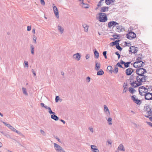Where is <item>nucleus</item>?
<instances>
[{
    "mask_svg": "<svg viewBox=\"0 0 152 152\" xmlns=\"http://www.w3.org/2000/svg\"><path fill=\"white\" fill-rule=\"evenodd\" d=\"M129 49V52H131V53H134V54L136 53L138 51L137 48L136 47H135L134 46H132L130 47Z\"/></svg>",
    "mask_w": 152,
    "mask_h": 152,
    "instance_id": "obj_9",
    "label": "nucleus"
},
{
    "mask_svg": "<svg viewBox=\"0 0 152 152\" xmlns=\"http://www.w3.org/2000/svg\"><path fill=\"white\" fill-rule=\"evenodd\" d=\"M89 58V54H87L86 56V59H88Z\"/></svg>",
    "mask_w": 152,
    "mask_h": 152,
    "instance_id": "obj_59",
    "label": "nucleus"
},
{
    "mask_svg": "<svg viewBox=\"0 0 152 152\" xmlns=\"http://www.w3.org/2000/svg\"><path fill=\"white\" fill-rule=\"evenodd\" d=\"M135 79L136 81H134L132 82L131 83V85L132 87H137L138 86L142 85V83L145 82V80H144V79L143 78L142 79L141 78L139 80H137V77H136Z\"/></svg>",
    "mask_w": 152,
    "mask_h": 152,
    "instance_id": "obj_2",
    "label": "nucleus"
},
{
    "mask_svg": "<svg viewBox=\"0 0 152 152\" xmlns=\"http://www.w3.org/2000/svg\"><path fill=\"white\" fill-rule=\"evenodd\" d=\"M4 135L5 136V137H7L8 138H10V136L9 135V134L6 132H5L4 134Z\"/></svg>",
    "mask_w": 152,
    "mask_h": 152,
    "instance_id": "obj_44",
    "label": "nucleus"
},
{
    "mask_svg": "<svg viewBox=\"0 0 152 152\" xmlns=\"http://www.w3.org/2000/svg\"><path fill=\"white\" fill-rule=\"evenodd\" d=\"M91 150L93 152H99L98 149L96 148H93V147L97 148V146L94 145L91 146Z\"/></svg>",
    "mask_w": 152,
    "mask_h": 152,
    "instance_id": "obj_17",
    "label": "nucleus"
},
{
    "mask_svg": "<svg viewBox=\"0 0 152 152\" xmlns=\"http://www.w3.org/2000/svg\"><path fill=\"white\" fill-rule=\"evenodd\" d=\"M134 71V70L132 68H128L126 70V73L127 75H130Z\"/></svg>",
    "mask_w": 152,
    "mask_h": 152,
    "instance_id": "obj_12",
    "label": "nucleus"
},
{
    "mask_svg": "<svg viewBox=\"0 0 152 152\" xmlns=\"http://www.w3.org/2000/svg\"><path fill=\"white\" fill-rule=\"evenodd\" d=\"M99 15L98 19L100 22H105L107 20L106 14L104 13H100L99 14Z\"/></svg>",
    "mask_w": 152,
    "mask_h": 152,
    "instance_id": "obj_3",
    "label": "nucleus"
},
{
    "mask_svg": "<svg viewBox=\"0 0 152 152\" xmlns=\"http://www.w3.org/2000/svg\"><path fill=\"white\" fill-rule=\"evenodd\" d=\"M130 62H127L126 63H125L124 64L125 67L126 68H127L129 66V64H130Z\"/></svg>",
    "mask_w": 152,
    "mask_h": 152,
    "instance_id": "obj_40",
    "label": "nucleus"
},
{
    "mask_svg": "<svg viewBox=\"0 0 152 152\" xmlns=\"http://www.w3.org/2000/svg\"><path fill=\"white\" fill-rule=\"evenodd\" d=\"M30 48H31V53L32 55H34V46L32 45H31Z\"/></svg>",
    "mask_w": 152,
    "mask_h": 152,
    "instance_id": "obj_28",
    "label": "nucleus"
},
{
    "mask_svg": "<svg viewBox=\"0 0 152 152\" xmlns=\"http://www.w3.org/2000/svg\"><path fill=\"white\" fill-rule=\"evenodd\" d=\"M118 68L116 66H115V69L113 71V72L114 73H117L118 72Z\"/></svg>",
    "mask_w": 152,
    "mask_h": 152,
    "instance_id": "obj_35",
    "label": "nucleus"
},
{
    "mask_svg": "<svg viewBox=\"0 0 152 152\" xmlns=\"http://www.w3.org/2000/svg\"><path fill=\"white\" fill-rule=\"evenodd\" d=\"M118 23L116 22L112 21L109 22L108 24V27L109 28H110L112 26H117V25H118Z\"/></svg>",
    "mask_w": 152,
    "mask_h": 152,
    "instance_id": "obj_10",
    "label": "nucleus"
},
{
    "mask_svg": "<svg viewBox=\"0 0 152 152\" xmlns=\"http://www.w3.org/2000/svg\"><path fill=\"white\" fill-rule=\"evenodd\" d=\"M116 66H118L119 67H120L121 68H123L121 64L119 62L118 63Z\"/></svg>",
    "mask_w": 152,
    "mask_h": 152,
    "instance_id": "obj_49",
    "label": "nucleus"
},
{
    "mask_svg": "<svg viewBox=\"0 0 152 152\" xmlns=\"http://www.w3.org/2000/svg\"><path fill=\"white\" fill-rule=\"evenodd\" d=\"M139 94L141 96H145V99L148 100H152V93L150 92L147 93L146 94H143L142 92H141L140 90L139 89Z\"/></svg>",
    "mask_w": 152,
    "mask_h": 152,
    "instance_id": "obj_4",
    "label": "nucleus"
},
{
    "mask_svg": "<svg viewBox=\"0 0 152 152\" xmlns=\"http://www.w3.org/2000/svg\"><path fill=\"white\" fill-rule=\"evenodd\" d=\"M82 26L84 29V31L86 32H87L88 31V26L86 24H83Z\"/></svg>",
    "mask_w": 152,
    "mask_h": 152,
    "instance_id": "obj_22",
    "label": "nucleus"
},
{
    "mask_svg": "<svg viewBox=\"0 0 152 152\" xmlns=\"http://www.w3.org/2000/svg\"><path fill=\"white\" fill-rule=\"evenodd\" d=\"M126 46H130L131 45V44L130 43H127L126 42H125Z\"/></svg>",
    "mask_w": 152,
    "mask_h": 152,
    "instance_id": "obj_55",
    "label": "nucleus"
},
{
    "mask_svg": "<svg viewBox=\"0 0 152 152\" xmlns=\"http://www.w3.org/2000/svg\"><path fill=\"white\" fill-rule=\"evenodd\" d=\"M104 111L106 114L108 116H109L110 115V113L108 107L106 105H104Z\"/></svg>",
    "mask_w": 152,
    "mask_h": 152,
    "instance_id": "obj_15",
    "label": "nucleus"
},
{
    "mask_svg": "<svg viewBox=\"0 0 152 152\" xmlns=\"http://www.w3.org/2000/svg\"><path fill=\"white\" fill-rule=\"evenodd\" d=\"M40 132L41 133L43 136H45L46 135V134L45 132H44V131L42 130L41 129L40 130Z\"/></svg>",
    "mask_w": 152,
    "mask_h": 152,
    "instance_id": "obj_43",
    "label": "nucleus"
},
{
    "mask_svg": "<svg viewBox=\"0 0 152 152\" xmlns=\"http://www.w3.org/2000/svg\"><path fill=\"white\" fill-rule=\"evenodd\" d=\"M53 12L56 16L57 18H58L59 17V15L58 11L56 7L55 6L53 7Z\"/></svg>",
    "mask_w": 152,
    "mask_h": 152,
    "instance_id": "obj_11",
    "label": "nucleus"
},
{
    "mask_svg": "<svg viewBox=\"0 0 152 152\" xmlns=\"http://www.w3.org/2000/svg\"><path fill=\"white\" fill-rule=\"evenodd\" d=\"M104 0H100L98 4V6L99 7H100L102 5L101 3Z\"/></svg>",
    "mask_w": 152,
    "mask_h": 152,
    "instance_id": "obj_47",
    "label": "nucleus"
},
{
    "mask_svg": "<svg viewBox=\"0 0 152 152\" xmlns=\"http://www.w3.org/2000/svg\"><path fill=\"white\" fill-rule=\"evenodd\" d=\"M90 131L92 133L94 132V130L93 127L91 126L90 127L88 128Z\"/></svg>",
    "mask_w": 152,
    "mask_h": 152,
    "instance_id": "obj_45",
    "label": "nucleus"
},
{
    "mask_svg": "<svg viewBox=\"0 0 152 152\" xmlns=\"http://www.w3.org/2000/svg\"><path fill=\"white\" fill-rule=\"evenodd\" d=\"M109 7H103L101 8L100 12H105L108 10Z\"/></svg>",
    "mask_w": 152,
    "mask_h": 152,
    "instance_id": "obj_19",
    "label": "nucleus"
},
{
    "mask_svg": "<svg viewBox=\"0 0 152 152\" xmlns=\"http://www.w3.org/2000/svg\"><path fill=\"white\" fill-rule=\"evenodd\" d=\"M151 110V109H150V108L149 107H147L146 109V111L147 112H148V111H149Z\"/></svg>",
    "mask_w": 152,
    "mask_h": 152,
    "instance_id": "obj_54",
    "label": "nucleus"
},
{
    "mask_svg": "<svg viewBox=\"0 0 152 152\" xmlns=\"http://www.w3.org/2000/svg\"><path fill=\"white\" fill-rule=\"evenodd\" d=\"M31 29V26H28L27 27V30L28 31H30Z\"/></svg>",
    "mask_w": 152,
    "mask_h": 152,
    "instance_id": "obj_51",
    "label": "nucleus"
},
{
    "mask_svg": "<svg viewBox=\"0 0 152 152\" xmlns=\"http://www.w3.org/2000/svg\"><path fill=\"white\" fill-rule=\"evenodd\" d=\"M59 97L58 96H56L55 99V101L56 102H57L58 101Z\"/></svg>",
    "mask_w": 152,
    "mask_h": 152,
    "instance_id": "obj_53",
    "label": "nucleus"
},
{
    "mask_svg": "<svg viewBox=\"0 0 152 152\" xmlns=\"http://www.w3.org/2000/svg\"><path fill=\"white\" fill-rule=\"evenodd\" d=\"M133 125L134 127H135L136 128H137V126L136 124H135V123H133Z\"/></svg>",
    "mask_w": 152,
    "mask_h": 152,
    "instance_id": "obj_63",
    "label": "nucleus"
},
{
    "mask_svg": "<svg viewBox=\"0 0 152 152\" xmlns=\"http://www.w3.org/2000/svg\"><path fill=\"white\" fill-rule=\"evenodd\" d=\"M118 151H125V149L124 145L122 144H121L118 148Z\"/></svg>",
    "mask_w": 152,
    "mask_h": 152,
    "instance_id": "obj_18",
    "label": "nucleus"
},
{
    "mask_svg": "<svg viewBox=\"0 0 152 152\" xmlns=\"http://www.w3.org/2000/svg\"><path fill=\"white\" fill-rule=\"evenodd\" d=\"M48 110H49L48 112L50 114H55V113L53 112L52 111L50 107L48 109Z\"/></svg>",
    "mask_w": 152,
    "mask_h": 152,
    "instance_id": "obj_38",
    "label": "nucleus"
},
{
    "mask_svg": "<svg viewBox=\"0 0 152 152\" xmlns=\"http://www.w3.org/2000/svg\"><path fill=\"white\" fill-rule=\"evenodd\" d=\"M115 0H105V3L108 5H110L115 1Z\"/></svg>",
    "mask_w": 152,
    "mask_h": 152,
    "instance_id": "obj_27",
    "label": "nucleus"
},
{
    "mask_svg": "<svg viewBox=\"0 0 152 152\" xmlns=\"http://www.w3.org/2000/svg\"><path fill=\"white\" fill-rule=\"evenodd\" d=\"M33 40L34 41V43H36L37 42H36L37 37L35 35H34L33 36Z\"/></svg>",
    "mask_w": 152,
    "mask_h": 152,
    "instance_id": "obj_41",
    "label": "nucleus"
},
{
    "mask_svg": "<svg viewBox=\"0 0 152 152\" xmlns=\"http://www.w3.org/2000/svg\"><path fill=\"white\" fill-rule=\"evenodd\" d=\"M106 54H107V51H104L103 53V55L104 57V58H107V56H106Z\"/></svg>",
    "mask_w": 152,
    "mask_h": 152,
    "instance_id": "obj_46",
    "label": "nucleus"
},
{
    "mask_svg": "<svg viewBox=\"0 0 152 152\" xmlns=\"http://www.w3.org/2000/svg\"><path fill=\"white\" fill-rule=\"evenodd\" d=\"M116 48L120 51H121L122 50V48L120 46L119 43L116 45Z\"/></svg>",
    "mask_w": 152,
    "mask_h": 152,
    "instance_id": "obj_32",
    "label": "nucleus"
},
{
    "mask_svg": "<svg viewBox=\"0 0 152 152\" xmlns=\"http://www.w3.org/2000/svg\"><path fill=\"white\" fill-rule=\"evenodd\" d=\"M120 41V40H117L115 41L114 42H113L110 43V46H113L116 45L117 44H118V43Z\"/></svg>",
    "mask_w": 152,
    "mask_h": 152,
    "instance_id": "obj_26",
    "label": "nucleus"
},
{
    "mask_svg": "<svg viewBox=\"0 0 152 152\" xmlns=\"http://www.w3.org/2000/svg\"><path fill=\"white\" fill-rule=\"evenodd\" d=\"M24 67H25L28 68V62L26 61H24Z\"/></svg>",
    "mask_w": 152,
    "mask_h": 152,
    "instance_id": "obj_36",
    "label": "nucleus"
},
{
    "mask_svg": "<svg viewBox=\"0 0 152 152\" xmlns=\"http://www.w3.org/2000/svg\"><path fill=\"white\" fill-rule=\"evenodd\" d=\"M55 138L57 140L60 142H61L60 140L57 136L55 137Z\"/></svg>",
    "mask_w": 152,
    "mask_h": 152,
    "instance_id": "obj_56",
    "label": "nucleus"
},
{
    "mask_svg": "<svg viewBox=\"0 0 152 152\" xmlns=\"http://www.w3.org/2000/svg\"><path fill=\"white\" fill-rule=\"evenodd\" d=\"M53 145L54 149L56 152H66L64 149L57 144L54 143Z\"/></svg>",
    "mask_w": 152,
    "mask_h": 152,
    "instance_id": "obj_5",
    "label": "nucleus"
},
{
    "mask_svg": "<svg viewBox=\"0 0 152 152\" xmlns=\"http://www.w3.org/2000/svg\"><path fill=\"white\" fill-rule=\"evenodd\" d=\"M40 3L41 4L44 5L45 4V2L44 0H41Z\"/></svg>",
    "mask_w": 152,
    "mask_h": 152,
    "instance_id": "obj_52",
    "label": "nucleus"
},
{
    "mask_svg": "<svg viewBox=\"0 0 152 152\" xmlns=\"http://www.w3.org/2000/svg\"><path fill=\"white\" fill-rule=\"evenodd\" d=\"M145 65L143 62H135L133 64V66L135 68H137L140 67L141 66H143Z\"/></svg>",
    "mask_w": 152,
    "mask_h": 152,
    "instance_id": "obj_7",
    "label": "nucleus"
},
{
    "mask_svg": "<svg viewBox=\"0 0 152 152\" xmlns=\"http://www.w3.org/2000/svg\"><path fill=\"white\" fill-rule=\"evenodd\" d=\"M125 63V62L124 61H123L122 60H121L120 63L121 64H124Z\"/></svg>",
    "mask_w": 152,
    "mask_h": 152,
    "instance_id": "obj_62",
    "label": "nucleus"
},
{
    "mask_svg": "<svg viewBox=\"0 0 152 152\" xmlns=\"http://www.w3.org/2000/svg\"><path fill=\"white\" fill-rule=\"evenodd\" d=\"M126 37L129 39H132L136 37V34L132 31H130L129 32L128 34H126Z\"/></svg>",
    "mask_w": 152,
    "mask_h": 152,
    "instance_id": "obj_6",
    "label": "nucleus"
},
{
    "mask_svg": "<svg viewBox=\"0 0 152 152\" xmlns=\"http://www.w3.org/2000/svg\"><path fill=\"white\" fill-rule=\"evenodd\" d=\"M82 7L84 8H89V5L87 4L84 3L83 1H82L81 3Z\"/></svg>",
    "mask_w": 152,
    "mask_h": 152,
    "instance_id": "obj_24",
    "label": "nucleus"
},
{
    "mask_svg": "<svg viewBox=\"0 0 152 152\" xmlns=\"http://www.w3.org/2000/svg\"><path fill=\"white\" fill-rule=\"evenodd\" d=\"M107 69L110 72H113L112 71V67L111 66H108L107 67Z\"/></svg>",
    "mask_w": 152,
    "mask_h": 152,
    "instance_id": "obj_39",
    "label": "nucleus"
},
{
    "mask_svg": "<svg viewBox=\"0 0 152 152\" xmlns=\"http://www.w3.org/2000/svg\"><path fill=\"white\" fill-rule=\"evenodd\" d=\"M73 57L77 61H79L80 59L81 56L80 53H77L73 55Z\"/></svg>",
    "mask_w": 152,
    "mask_h": 152,
    "instance_id": "obj_13",
    "label": "nucleus"
},
{
    "mask_svg": "<svg viewBox=\"0 0 152 152\" xmlns=\"http://www.w3.org/2000/svg\"><path fill=\"white\" fill-rule=\"evenodd\" d=\"M147 89H148V91H151L152 90V88L151 87H149L147 88Z\"/></svg>",
    "mask_w": 152,
    "mask_h": 152,
    "instance_id": "obj_61",
    "label": "nucleus"
},
{
    "mask_svg": "<svg viewBox=\"0 0 152 152\" xmlns=\"http://www.w3.org/2000/svg\"><path fill=\"white\" fill-rule=\"evenodd\" d=\"M148 89H147V88H145L143 90H140L141 92L142 91V92L143 94H146V93L148 91Z\"/></svg>",
    "mask_w": 152,
    "mask_h": 152,
    "instance_id": "obj_34",
    "label": "nucleus"
},
{
    "mask_svg": "<svg viewBox=\"0 0 152 152\" xmlns=\"http://www.w3.org/2000/svg\"><path fill=\"white\" fill-rule=\"evenodd\" d=\"M104 74V72L102 69H100L99 71L97 72V75H101Z\"/></svg>",
    "mask_w": 152,
    "mask_h": 152,
    "instance_id": "obj_29",
    "label": "nucleus"
},
{
    "mask_svg": "<svg viewBox=\"0 0 152 152\" xmlns=\"http://www.w3.org/2000/svg\"><path fill=\"white\" fill-rule=\"evenodd\" d=\"M146 113L148 116L152 115V111L151 110L149 111H148V112H146Z\"/></svg>",
    "mask_w": 152,
    "mask_h": 152,
    "instance_id": "obj_42",
    "label": "nucleus"
},
{
    "mask_svg": "<svg viewBox=\"0 0 152 152\" xmlns=\"http://www.w3.org/2000/svg\"><path fill=\"white\" fill-rule=\"evenodd\" d=\"M51 118L56 121L58 120L59 118L57 116L54 115V114L51 115Z\"/></svg>",
    "mask_w": 152,
    "mask_h": 152,
    "instance_id": "obj_23",
    "label": "nucleus"
},
{
    "mask_svg": "<svg viewBox=\"0 0 152 152\" xmlns=\"http://www.w3.org/2000/svg\"><path fill=\"white\" fill-rule=\"evenodd\" d=\"M116 31L118 32H121L124 31V28H123L122 26H117Z\"/></svg>",
    "mask_w": 152,
    "mask_h": 152,
    "instance_id": "obj_16",
    "label": "nucleus"
},
{
    "mask_svg": "<svg viewBox=\"0 0 152 152\" xmlns=\"http://www.w3.org/2000/svg\"><path fill=\"white\" fill-rule=\"evenodd\" d=\"M95 69L96 71H98L101 67V64L99 63H98L97 61L95 62Z\"/></svg>",
    "mask_w": 152,
    "mask_h": 152,
    "instance_id": "obj_14",
    "label": "nucleus"
},
{
    "mask_svg": "<svg viewBox=\"0 0 152 152\" xmlns=\"http://www.w3.org/2000/svg\"><path fill=\"white\" fill-rule=\"evenodd\" d=\"M136 97V96L135 95L132 96L131 97L132 99L135 103L137 104L140 105L141 103V101L140 100L138 99Z\"/></svg>",
    "mask_w": 152,
    "mask_h": 152,
    "instance_id": "obj_8",
    "label": "nucleus"
},
{
    "mask_svg": "<svg viewBox=\"0 0 152 152\" xmlns=\"http://www.w3.org/2000/svg\"><path fill=\"white\" fill-rule=\"evenodd\" d=\"M58 29L61 34L64 32V28L59 25L58 26Z\"/></svg>",
    "mask_w": 152,
    "mask_h": 152,
    "instance_id": "obj_20",
    "label": "nucleus"
},
{
    "mask_svg": "<svg viewBox=\"0 0 152 152\" xmlns=\"http://www.w3.org/2000/svg\"><path fill=\"white\" fill-rule=\"evenodd\" d=\"M32 32L34 34H35V30L34 28L32 30Z\"/></svg>",
    "mask_w": 152,
    "mask_h": 152,
    "instance_id": "obj_64",
    "label": "nucleus"
},
{
    "mask_svg": "<svg viewBox=\"0 0 152 152\" xmlns=\"http://www.w3.org/2000/svg\"><path fill=\"white\" fill-rule=\"evenodd\" d=\"M94 54L95 56L97 58H98L99 56V53L98 52V51L96 50H95V51L94 52Z\"/></svg>",
    "mask_w": 152,
    "mask_h": 152,
    "instance_id": "obj_30",
    "label": "nucleus"
},
{
    "mask_svg": "<svg viewBox=\"0 0 152 152\" xmlns=\"http://www.w3.org/2000/svg\"><path fill=\"white\" fill-rule=\"evenodd\" d=\"M129 91L130 93L133 94L134 93V91H135V90L134 88L130 87L129 88Z\"/></svg>",
    "mask_w": 152,
    "mask_h": 152,
    "instance_id": "obj_31",
    "label": "nucleus"
},
{
    "mask_svg": "<svg viewBox=\"0 0 152 152\" xmlns=\"http://www.w3.org/2000/svg\"><path fill=\"white\" fill-rule=\"evenodd\" d=\"M136 62H143L142 61V58L141 57H138L136 59Z\"/></svg>",
    "mask_w": 152,
    "mask_h": 152,
    "instance_id": "obj_37",
    "label": "nucleus"
},
{
    "mask_svg": "<svg viewBox=\"0 0 152 152\" xmlns=\"http://www.w3.org/2000/svg\"><path fill=\"white\" fill-rule=\"evenodd\" d=\"M13 132L17 133L18 134L20 135V136L23 137L24 136L23 134L19 131L16 130L15 128H13L12 129V130Z\"/></svg>",
    "mask_w": 152,
    "mask_h": 152,
    "instance_id": "obj_21",
    "label": "nucleus"
},
{
    "mask_svg": "<svg viewBox=\"0 0 152 152\" xmlns=\"http://www.w3.org/2000/svg\"><path fill=\"white\" fill-rule=\"evenodd\" d=\"M91 80V78L89 77H87L86 78V81L87 82L89 83L90 82Z\"/></svg>",
    "mask_w": 152,
    "mask_h": 152,
    "instance_id": "obj_48",
    "label": "nucleus"
},
{
    "mask_svg": "<svg viewBox=\"0 0 152 152\" xmlns=\"http://www.w3.org/2000/svg\"><path fill=\"white\" fill-rule=\"evenodd\" d=\"M32 72L33 74H34V76H36V73H35V72L34 69H32Z\"/></svg>",
    "mask_w": 152,
    "mask_h": 152,
    "instance_id": "obj_58",
    "label": "nucleus"
},
{
    "mask_svg": "<svg viewBox=\"0 0 152 152\" xmlns=\"http://www.w3.org/2000/svg\"><path fill=\"white\" fill-rule=\"evenodd\" d=\"M147 71L145 69L142 68H139L136 69V73L138 75L136 76V77H137L138 80L140 79L141 78L142 79L143 78L145 82L146 81V78L147 76L144 75V74Z\"/></svg>",
    "mask_w": 152,
    "mask_h": 152,
    "instance_id": "obj_1",
    "label": "nucleus"
},
{
    "mask_svg": "<svg viewBox=\"0 0 152 152\" xmlns=\"http://www.w3.org/2000/svg\"><path fill=\"white\" fill-rule=\"evenodd\" d=\"M113 37H114V38L115 39H117V38L118 37V35H113Z\"/></svg>",
    "mask_w": 152,
    "mask_h": 152,
    "instance_id": "obj_60",
    "label": "nucleus"
},
{
    "mask_svg": "<svg viewBox=\"0 0 152 152\" xmlns=\"http://www.w3.org/2000/svg\"><path fill=\"white\" fill-rule=\"evenodd\" d=\"M115 54L117 55L118 56V59H119L120 58V54H119V53L118 52H116L115 53Z\"/></svg>",
    "mask_w": 152,
    "mask_h": 152,
    "instance_id": "obj_50",
    "label": "nucleus"
},
{
    "mask_svg": "<svg viewBox=\"0 0 152 152\" xmlns=\"http://www.w3.org/2000/svg\"><path fill=\"white\" fill-rule=\"evenodd\" d=\"M147 123L149 125L152 127V123L151 122H147Z\"/></svg>",
    "mask_w": 152,
    "mask_h": 152,
    "instance_id": "obj_57",
    "label": "nucleus"
},
{
    "mask_svg": "<svg viewBox=\"0 0 152 152\" xmlns=\"http://www.w3.org/2000/svg\"><path fill=\"white\" fill-rule=\"evenodd\" d=\"M107 122L108 124L109 125H111L112 124L111 123L112 121V118H109L107 120Z\"/></svg>",
    "mask_w": 152,
    "mask_h": 152,
    "instance_id": "obj_33",
    "label": "nucleus"
},
{
    "mask_svg": "<svg viewBox=\"0 0 152 152\" xmlns=\"http://www.w3.org/2000/svg\"><path fill=\"white\" fill-rule=\"evenodd\" d=\"M22 90L23 94L26 96H28V94L27 93L26 89V88L23 87L22 88Z\"/></svg>",
    "mask_w": 152,
    "mask_h": 152,
    "instance_id": "obj_25",
    "label": "nucleus"
}]
</instances>
